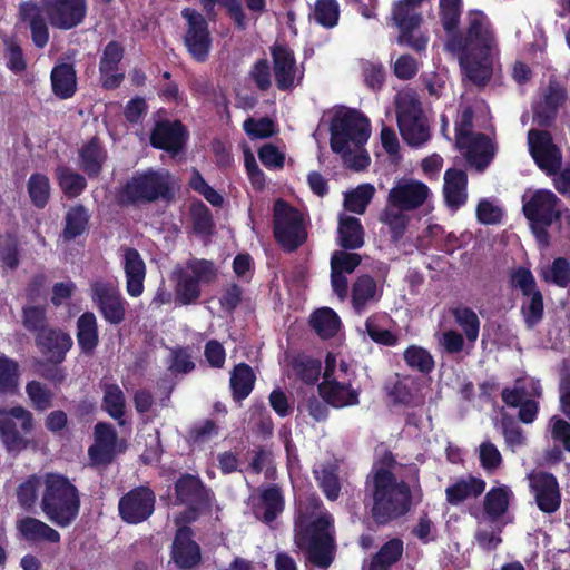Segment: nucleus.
<instances>
[{
    "mask_svg": "<svg viewBox=\"0 0 570 570\" xmlns=\"http://www.w3.org/2000/svg\"><path fill=\"white\" fill-rule=\"evenodd\" d=\"M57 178L61 189L69 197L78 196L86 186L85 178L68 168H59L57 171Z\"/></svg>",
    "mask_w": 570,
    "mask_h": 570,
    "instance_id": "13d9d810",
    "label": "nucleus"
},
{
    "mask_svg": "<svg viewBox=\"0 0 570 570\" xmlns=\"http://www.w3.org/2000/svg\"><path fill=\"white\" fill-rule=\"evenodd\" d=\"M485 490V482L472 475L456 480L445 489L446 501L458 505L469 498H475Z\"/></svg>",
    "mask_w": 570,
    "mask_h": 570,
    "instance_id": "f704fd0d",
    "label": "nucleus"
},
{
    "mask_svg": "<svg viewBox=\"0 0 570 570\" xmlns=\"http://www.w3.org/2000/svg\"><path fill=\"white\" fill-rule=\"evenodd\" d=\"M332 515L312 500L308 505L299 503L296 520L295 541L298 548L307 550L308 559L326 569L333 561Z\"/></svg>",
    "mask_w": 570,
    "mask_h": 570,
    "instance_id": "20e7f679",
    "label": "nucleus"
},
{
    "mask_svg": "<svg viewBox=\"0 0 570 570\" xmlns=\"http://www.w3.org/2000/svg\"><path fill=\"white\" fill-rule=\"evenodd\" d=\"M387 323L386 315H374L366 321V331L370 337L381 344L390 345L392 343V334L384 328Z\"/></svg>",
    "mask_w": 570,
    "mask_h": 570,
    "instance_id": "e2e57ef3",
    "label": "nucleus"
},
{
    "mask_svg": "<svg viewBox=\"0 0 570 570\" xmlns=\"http://www.w3.org/2000/svg\"><path fill=\"white\" fill-rule=\"evenodd\" d=\"M374 194L373 186L363 184L355 189L347 191L344 198V207L346 210L363 214L370 204Z\"/></svg>",
    "mask_w": 570,
    "mask_h": 570,
    "instance_id": "09e8293b",
    "label": "nucleus"
},
{
    "mask_svg": "<svg viewBox=\"0 0 570 570\" xmlns=\"http://www.w3.org/2000/svg\"><path fill=\"white\" fill-rule=\"evenodd\" d=\"M337 234L338 244L344 248L356 249L364 244V230L356 217L341 214Z\"/></svg>",
    "mask_w": 570,
    "mask_h": 570,
    "instance_id": "e433bc0d",
    "label": "nucleus"
},
{
    "mask_svg": "<svg viewBox=\"0 0 570 570\" xmlns=\"http://www.w3.org/2000/svg\"><path fill=\"white\" fill-rule=\"evenodd\" d=\"M525 299L522 303V314L524 322L529 328L535 326L543 316V297L541 292H535L530 296H524Z\"/></svg>",
    "mask_w": 570,
    "mask_h": 570,
    "instance_id": "6e6d98bb",
    "label": "nucleus"
},
{
    "mask_svg": "<svg viewBox=\"0 0 570 570\" xmlns=\"http://www.w3.org/2000/svg\"><path fill=\"white\" fill-rule=\"evenodd\" d=\"M181 16L187 21L184 36L185 46L194 59L203 61L206 59L212 43L207 22L200 13L189 8L184 9Z\"/></svg>",
    "mask_w": 570,
    "mask_h": 570,
    "instance_id": "a211bd4d",
    "label": "nucleus"
},
{
    "mask_svg": "<svg viewBox=\"0 0 570 570\" xmlns=\"http://www.w3.org/2000/svg\"><path fill=\"white\" fill-rule=\"evenodd\" d=\"M512 490L504 484L493 487L484 497V514L481 519L499 522L508 512L510 502L513 500Z\"/></svg>",
    "mask_w": 570,
    "mask_h": 570,
    "instance_id": "2f4dec72",
    "label": "nucleus"
},
{
    "mask_svg": "<svg viewBox=\"0 0 570 570\" xmlns=\"http://www.w3.org/2000/svg\"><path fill=\"white\" fill-rule=\"evenodd\" d=\"M370 489L373 497V518L377 523L384 524L392 515V456L390 454L374 463Z\"/></svg>",
    "mask_w": 570,
    "mask_h": 570,
    "instance_id": "f8f14e48",
    "label": "nucleus"
},
{
    "mask_svg": "<svg viewBox=\"0 0 570 570\" xmlns=\"http://www.w3.org/2000/svg\"><path fill=\"white\" fill-rule=\"evenodd\" d=\"M311 325L318 336L330 338L338 332L341 320L332 308L322 307L311 316Z\"/></svg>",
    "mask_w": 570,
    "mask_h": 570,
    "instance_id": "a19ab883",
    "label": "nucleus"
},
{
    "mask_svg": "<svg viewBox=\"0 0 570 570\" xmlns=\"http://www.w3.org/2000/svg\"><path fill=\"white\" fill-rule=\"evenodd\" d=\"M314 474L326 498L336 500L341 490L336 463H320L315 465Z\"/></svg>",
    "mask_w": 570,
    "mask_h": 570,
    "instance_id": "ea45409f",
    "label": "nucleus"
},
{
    "mask_svg": "<svg viewBox=\"0 0 570 570\" xmlns=\"http://www.w3.org/2000/svg\"><path fill=\"white\" fill-rule=\"evenodd\" d=\"M396 403L421 406L424 403V396L414 383L394 385V404Z\"/></svg>",
    "mask_w": 570,
    "mask_h": 570,
    "instance_id": "680f3d73",
    "label": "nucleus"
},
{
    "mask_svg": "<svg viewBox=\"0 0 570 570\" xmlns=\"http://www.w3.org/2000/svg\"><path fill=\"white\" fill-rule=\"evenodd\" d=\"M468 176L460 169H448L444 174L443 194L446 205L456 210L468 199Z\"/></svg>",
    "mask_w": 570,
    "mask_h": 570,
    "instance_id": "7c9ffc66",
    "label": "nucleus"
},
{
    "mask_svg": "<svg viewBox=\"0 0 570 570\" xmlns=\"http://www.w3.org/2000/svg\"><path fill=\"white\" fill-rule=\"evenodd\" d=\"M122 268L126 277V291L131 297H139L144 293L146 265L140 254L134 248L122 252Z\"/></svg>",
    "mask_w": 570,
    "mask_h": 570,
    "instance_id": "b1692460",
    "label": "nucleus"
},
{
    "mask_svg": "<svg viewBox=\"0 0 570 570\" xmlns=\"http://www.w3.org/2000/svg\"><path fill=\"white\" fill-rule=\"evenodd\" d=\"M90 297L107 323L118 325L125 321L127 302L115 281L102 277L92 279Z\"/></svg>",
    "mask_w": 570,
    "mask_h": 570,
    "instance_id": "ddd939ff",
    "label": "nucleus"
},
{
    "mask_svg": "<svg viewBox=\"0 0 570 570\" xmlns=\"http://www.w3.org/2000/svg\"><path fill=\"white\" fill-rule=\"evenodd\" d=\"M503 217V209L494 199H482L476 206V218L481 224H499Z\"/></svg>",
    "mask_w": 570,
    "mask_h": 570,
    "instance_id": "052dcab7",
    "label": "nucleus"
},
{
    "mask_svg": "<svg viewBox=\"0 0 570 570\" xmlns=\"http://www.w3.org/2000/svg\"><path fill=\"white\" fill-rule=\"evenodd\" d=\"M331 148L341 156L345 166L354 170H363L370 164L364 149L370 138V122L355 110L338 109L330 121Z\"/></svg>",
    "mask_w": 570,
    "mask_h": 570,
    "instance_id": "7ed1b4c3",
    "label": "nucleus"
},
{
    "mask_svg": "<svg viewBox=\"0 0 570 570\" xmlns=\"http://www.w3.org/2000/svg\"><path fill=\"white\" fill-rule=\"evenodd\" d=\"M173 560L181 569H189L200 561V549L191 539L190 530L180 527L173 542Z\"/></svg>",
    "mask_w": 570,
    "mask_h": 570,
    "instance_id": "a878e982",
    "label": "nucleus"
},
{
    "mask_svg": "<svg viewBox=\"0 0 570 570\" xmlns=\"http://www.w3.org/2000/svg\"><path fill=\"white\" fill-rule=\"evenodd\" d=\"M406 364L422 373H429L434 367L432 355L422 347L411 346L404 353Z\"/></svg>",
    "mask_w": 570,
    "mask_h": 570,
    "instance_id": "4d7b16f0",
    "label": "nucleus"
},
{
    "mask_svg": "<svg viewBox=\"0 0 570 570\" xmlns=\"http://www.w3.org/2000/svg\"><path fill=\"white\" fill-rule=\"evenodd\" d=\"M530 155L547 175L552 176L561 166V151L553 142L550 132L530 129L528 132Z\"/></svg>",
    "mask_w": 570,
    "mask_h": 570,
    "instance_id": "dca6fc26",
    "label": "nucleus"
},
{
    "mask_svg": "<svg viewBox=\"0 0 570 570\" xmlns=\"http://www.w3.org/2000/svg\"><path fill=\"white\" fill-rule=\"evenodd\" d=\"M400 482L394 479V518L406 514L413 507L421 503L423 493L419 481V469L415 464L404 466Z\"/></svg>",
    "mask_w": 570,
    "mask_h": 570,
    "instance_id": "f3484780",
    "label": "nucleus"
},
{
    "mask_svg": "<svg viewBox=\"0 0 570 570\" xmlns=\"http://www.w3.org/2000/svg\"><path fill=\"white\" fill-rule=\"evenodd\" d=\"M43 11L52 27L68 30L82 22L87 3L86 0H45L43 8L33 2L23 3L20 8L21 18L30 24L32 40L39 48L45 47L49 39Z\"/></svg>",
    "mask_w": 570,
    "mask_h": 570,
    "instance_id": "39448f33",
    "label": "nucleus"
},
{
    "mask_svg": "<svg viewBox=\"0 0 570 570\" xmlns=\"http://www.w3.org/2000/svg\"><path fill=\"white\" fill-rule=\"evenodd\" d=\"M255 383V374L250 366L240 363L236 365L230 375V387L236 400L246 399Z\"/></svg>",
    "mask_w": 570,
    "mask_h": 570,
    "instance_id": "37998d69",
    "label": "nucleus"
},
{
    "mask_svg": "<svg viewBox=\"0 0 570 570\" xmlns=\"http://www.w3.org/2000/svg\"><path fill=\"white\" fill-rule=\"evenodd\" d=\"M381 286L370 276H361L353 285L352 303L361 313L366 305L376 302L381 296Z\"/></svg>",
    "mask_w": 570,
    "mask_h": 570,
    "instance_id": "4c0bfd02",
    "label": "nucleus"
},
{
    "mask_svg": "<svg viewBox=\"0 0 570 570\" xmlns=\"http://www.w3.org/2000/svg\"><path fill=\"white\" fill-rule=\"evenodd\" d=\"M563 100L564 91L558 86H549L543 97L533 107V121L539 126H548Z\"/></svg>",
    "mask_w": 570,
    "mask_h": 570,
    "instance_id": "72a5a7b5",
    "label": "nucleus"
},
{
    "mask_svg": "<svg viewBox=\"0 0 570 570\" xmlns=\"http://www.w3.org/2000/svg\"><path fill=\"white\" fill-rule=\"evenodd\" d=\"M511 284L514 288L522 292L523 296H530L535 292H540L537 288L535 279L530 269L524 267L517 268L511 275Z\"/></svg>",
    "mask_w": 570,
    "mask_h": 570,
    "instance_id": "0e129e2a",
    "label": "nucleus"
},
{
    "mask_svg": "<svg viewBox=\"0 0 570 570\" xmlns=\"http://www.w3.org/2000/svg\"><path fill=\"white\" fill-rule=\"evenodd\" d=\"M37 344L48 360L60 363L72 346V338L61 331L42 328L37 336Z\"/></svg>",
    "mask_w": 570,
    "mask_h": 570,
    "instance_id": "bb28decb",
    "label": "nucleus"
},
{
    "mask_svg": "<svg viewBox=\"0 0 570 570\" xmlns=\"http://www.w3.org/2000/svg\"><path fill=\"white\" fill-rule=\"evenodd\" d=\"M350 365L337 353H327L318 392L330 405L341 409L358 404L360 392L351 386Z\"/></svg>",
    "mask_w": 570,
    "mask_h": 570,
    "instance_id": "423d86ee",
    "label": "nucleus"
},
{
    "mask_svg": "<svg viewBox=\"0 0 570 570\" xmlns=\"http://www.w3.org/2000/svg\"><path fill=\"white\" fill-rule=\"evenodd\" d=\"M151 145L168 151H178L185 141V130L180 122L163 121L153 130Z\"/></svg>",
    "mask_w": 570,
    "mask_h": 570,
    "instance_id": "c85d7f7f",
    "label": "nucleus"
},
{
    "mask_svg": "<svg viewBox=\"0 0 570 570\" xmlns=\"http://www.w3.org/2000/svg\"><path fill=\"white\" fill-rule=\"evenodd\" d=\"M177 499L186 505L184 515L176 519L177 524L187 523L200 513L210 511L213 497L200 481L191 475L178 480L176 484Z\"/></svg>",
    "mask_w": 570,
    "mask_h": 570,
    "instance_id": "2eb2a0df",
    "label": "nucleus"
},
{
    "mask_svg": "<svg viewBox=\"0 0 570 570\" xmlns=\"http://www.w3.org/2000/svg\"><path fill=\"white\" fill-rule=\"evenodd\" d=\"M117 453V435L107 423L95 426V443L89 448V456L94 464L109 463Z\"/></svg>",
    "mask_w": 570,
    "mask_h": 570,
    "instance_id": "393cba45",
    "label": "nucleus"
},
{
    "mask_svg": "<svg viewBox=\"0 0 570 570\" xmlns=\"http://www.w3.org/2000/svg\"><path fill=\"white\" fill-rule=\"evenodd\" d=\"M522 209L540 246L548 247L547 228L558 220L563 212L562 202L549 189L527 191L522 197Z\"/></svg>",
    "mask_w": 570,
    "mask_h": 570,
    "instance_id": "0eeeda50",
    "label": "nucleus"
},
{
    "mask_svg": "<svg viewBox=\"0 0 570 570\" xmlns=\"http://www.w3.org/2000/svg\"><path fill=\"white\" fill-rule=\"evenodd\" d=\"M542 278L559 287H566L570 282V265L564 258H556L551 265L543 267Z\"/></svg>",
    "mask_w": 570,
    "mask_h": 570,
    "instance_id": "603ef678",
    "label": "nucleus"
},
{
    "mask_svg": "<svg viewBox=\"0 0 570 570\" xmlns=\"http://www.w3.org/2000/svg\"><path fill=\"white\" fill-rule=\"evenodd\" d=\"M202 2L207 13H210L215 4H220L227 9L237 28L245 29L247 27L248 19L239 0H202Z\"/></svg>",
    "mask_w": 570,
    "mask_h": 570,
    "instance_id": "864d4df0",
    "label": "nucleus"
},
{
    "mask_svg": "<svg viewBox=\"0 0 570 570\" xmlns=\"http://www.w3.org/2000/svg\"><path fill=\"white\" fill-rule=\"evenodd\" d=\"M254 514L257 519L269 523L284 509V500L279 490L271 487L262 491L259 494L250 497Z\"/></svg>",
    "mask_w": 570,
    "mask_h": 570,
    "instance_id": "cd10ccee",
    "label": "nucleus"
},
{
    "mask_svg": "<svg viewBox=\"0 0 570 570\" xmlns=\"http://www.w3.org/2000/svg\"><path fill=\"white\" fill-rule=\"evenodd\" d=\"M396 108L397 126L404 141L414 148L424 146L430 139V130L417 94L414 90L401 91Z\"/></svg>",
    "mask_w": 570,
    "mask_h": 570,
    "instance_id": "6e6552de",
    "label": "nucleus"
},
{
    "mask_svg": "<svg viewBox=\"0 0 570 570\" xmlns=\"http://www.w3.org/2000/svg\"><path fill=\"white\" fill-rule=\"evenodd\" d=\"M501 395L508 406L518 407L522 401L541 397L542 387L539 380L523 376L515 381L512 389L505 387Z\"/></svg>",
    "mask_w": 570,
    "mask_h": 570,
    "instance_id": "473e14b6",
    "label": "nucleus"
},
{
    "mask_svg": "<svg viewBox=\"0 0 570 570\" xmlns=\"http://www.w3.org/2000/svg\"><path fill=\"white\" fill-rule=\"evenodd\" d=\"M361 263V256L355 253L336 250L331 258V269L340 273H352Z\"/></svg>",
    "mask_w": 570,
    "mask_h": 570,
    "instance_id": "69168bd1",
    "label": "nucleus"
},
{
    "mask_svg": "<svg viewBox=\"0 0 570 570\" xmlns=\"http://www.w3.org/2000/svg\"><path fill=\"white\" fill-rule=\"evenodd\" d=\"M81 167L89 175H96L101 168L105 155L97 141L92 140L80 151Z\"/></svg>",
    "mask_w": 570,
    "mask_h": 570,
    "instance_id": "5fc2aeb1",
    "label": "nucleus"
},
{
    "mask_svg": "<svg viewBox=\"0 0 570 570\" xmlns=\"http://www.w3.org/2000/svg\"><path fill=\"white\" fill-rule=\"evenodd\" d=\"M459 150L465 156L468 163L482 171L494 155L492 141L484 134H470L456 139Z\"/></svg>",
    "mask_w": 570,
    "mask_h": 570,
    "instance_id": "412c9836",
    "label": "nucleus"
},
{
    "mask_svg": "<svg viewBox=\"0 0 570 570\" xmlns=\"http://www.w3.org/2000/svg\"><path fill=\"white\" fill-rule=\"evenodd\" d=\"M104 400L102 406L106 412L114 419L122 417L126 406L125 395L121 389L114 383L104 382Z\"/></svg>",
    "mask_w": 570,
    "mask_h": 570,
    "instance_id": "a18cd8bd",
    "label": "nucleus"
},
{
    "mask_svg": "<svg viewBox=\"0 0 570 570\" xmlns=\"http://www.w3.org/2000/svg\"><path fill=\"white\" fill-rule=\"evenodd\" d=\"M51 83L53 92L62 98L71 97L77 88L76 72L70 65H60L51 71Z\"/></svg>",
    "mask_w": 570,
    "mask_h": 570,
    "instance_id": "58836bf2",
    "label": "nucleus"
},
{
    "mask_svg": "<svg viewBox=\"0 0 570 570\" xmlns=\"http://www.w3.org/2000/svg\"><path fill=\"white\" fill-rule=\"evenodd\" d=\"M35 426L33 415L22 406L0 409V436L10 452L26 449L30 440L28 435Z\"/></svg>",
    "mask_w": 570,
    "mask_h": 570,
    "instance_id": "1a4fd4ad",
    "label": "nucleus"
},
{
    "mask_svg": "<svg viewBox=\"0 0 570 570\" xmlns=\"http://www.w3.org/2000/svg\"><path fill=\"white\" fill-rule=\"evenodd\" d=\"M27 394L32 405L38 410H46L51 405L52 394L39 382H30L27 387Z\"/></svg>",
    "mask_w": 570,
    "mask_h": 570,
    "instance_id": "338daca9",
    "label": "nucleus"
},
{
    "mask_svg": "<svg viewBox=\"0 0 570 570\" xmlns=\"http://www.w3.org/2000/svg\"><path fill=\"white\" fill-rule=\"evenodd\" d=\"M155 495L151 490L140 487L131 490L119 501V513L127 523H140L154 512Z\"/></svg>",
    "mask_w": 570,
    "mask_h": 570,
    "instance_id": "6ab92c4d",
    "label": "nucleus"
},
{
    "mask_svg": "<svg viewBox=\"0 0 570 570\" xmlns=\"http://www.w3.org/2000/svg\"><path fill=\"white\" fill-rule=\"evenodd\" d=\"M273 223L274 236L284 249L294 250L305 242L307 232L303 215L282 199L274 205Z\"/></svg>",
    "mask_w": 570,
    "mask_h": 570,
    "instance_id": "9d476101",
    "label": "nucleus"
},
{
    "mask_svg": "<svg viewBox=\"0 0 570 570\" xmlns=\"http://www.w3.org/2000/svg\"><path fill=\"white\" fill-rule=\"evenodd\" d=\"M456 324L463 330L468 342L473 346L479 337L480 320L476 313L466 306H456L451 309Z\"/></svg>",
    "mask_w": 570,
    "mask_h": 570,
    "instance_id": "c03bdc74",
    "label": "nucleus"
},
{
    "mask_svg": "<svg viewBox=\"0 0 570 570\" xmlns=\"http://www.w3.org/2000/svg\"><path fill=\"white\" fill-rule=\"evenodd\" d=\"M340 7L336 0H316L313 18L324 28H333L337 24Z\"/></svg>",
    "mask_w": 570,
    "mask_h": 570,
    "instance_id": "8fccbe9b",
    "label": "nucleus"
},
{
    "mask_svg": "<svg viewBox=\"0 0 570 570\" xmlns=\"http://www.w3.org/2000/svg\"><path fill=\"white\" fill-rule=\"evenodd\" d=\"M78 344L83 352H91L98 344L97 318L94 313L82 314L77 322Z\"/></svg>",
    "mask_w": 570,
    "mask_h": 570,
    "instance_id": "79ce46f5",
    "label": "nucleus"
},
{
    "mask_svg": "<svg viewBox=\"0 0 570 570\" xmlns=\"http://www.w3.org/2000/svg\"><path fill=\"white\" fill-rule=\"evenodd\" d=\"M479 460L481 463V466L488 472L493 473L495 472L502 464V455L492 442L490 441H483L479 445Z\"/></svg>",
    "mask_w": 570,
    "mask_h": 570,
    "instance_id": "bf43d9fd",
    "label": "nucleus"
},
{
    "mask_svg": "<svg viewBox=\"0 0 570 570\" xmlns=\"http://www.w3.org/2000/svg\"><path fill=\"white\" fill-rule=\"evenodd\" d=\"M548 430L553 441L562 444L564 450L570 452V424L559 416H552Z\"/></svg>",
    "mask_w": 570,
    "mask_h": 570,
    "instance_id": "774afa93",
    "label": "nucleus"
},
{
    "mask_svg": "<svg viewBox=\"0 0 570 570\" xmlns=\"http://www.w3.org/2000/svg\"><path fill=\"white\" fill-rule=\"evenodd\" d=\"M88 224V214L81 206L72 207L66 215V227L63 230L65 239H73L81 235Z\"/></svg>",
    "mask_w": 570,
    "mask_h": 570,
    "instance_id": "3c124183",
    "label": "nucleus"
},
{
    "mask_svg": "<svg viewBox=\"0 0 570 570\" xmlns=\"http://www.w3.org/2000/svg\"><path fill=\"white\" fill-rule=\"evenodd\" d=\"M462 0H440L442 26L448 33L444 48L453 55L462 73L473 83L485 85L499 57L497 35L489 18L480 10L466 13L463 31L456 32Z\"/></svg>",
    "mask_w": 570,
    "mask_h": 570,
    "instance_id": "f257e3e1",
    "label": "nucleus"
},
{
    "mask_svg": "<svg viewBox=\"0 0 570 570\" xmlns=\"http://www.w3.org/2000/svg\"><path fill=\"white\" fill-rule=\"evenodd\" d=\"M432 193L422 181L404 178L394 186V208L414 210L429 203Z\"/></svg>",
    "mask_w": 570,
    "mask_h": 570,
    "instance_id": "4be33fe9",
    "label": "nucleus"
},
{
    "mask_svg": "<svg viewBox=\"0 0 570 570\" xmlns=\"http://www.w3.org/2000/svg\"><path fill=\"white\" fill-rule=\"evenodd\" d=\"M28 194L32 204L38 208H43L50 197V181L43 174H32L27 184Z\"/></svg>",
    "mask_w": 570,
    "mask_h": 570,
    "instance_id": "de8ad7c7",
    "label": "nucleus"
},
{
    "mask_svg": "<svg viewBox=\"0 0 570 570\" xmlns=\"http://www.w3.org/2000/svg\"><path fill=\"white\" fill-rule=\"evenodd\" d=\"M171 177L166 170H147L136 174L124 187L122 202H154L168 196Z\"/></svg>",
    "mask_w": 570,
    "mask_h": 570,
    "instance_id": "9b49d317",
    "label": "nucleus"
},
{
    "mask_svg": "<svg viewBox=\"0 0 570 570\" xmlns=\"http://www.w3.org/2000/svg\"><path fill=\"white\" fill-rule=\"evenodd\" d=\"M274 77L278 89L291 90L303 79V70L297 66L294 53L285 46L277 45L272 50Z\"/></svg>",
    "mask_w": 570,
    "mask_h": 570,
    "instance_id": "aec40b11",
    "label": "nucleus"
},
{
    "mask_svg": "<svg viewBox=\"0 0 570 570\" xmlns=\"http://www.w3.org/2000/svg\"><path fill=\"white\" fill-rule=\"evenodd\" d=\"M17 528L21 535L28 541H47L56 543L60 540V534L57 530L33 517H26L19 520Z\"/></svg>",
    "mask_w": 570,
    "mask_h": 570,
    "instance_id": "c9c22d12",
    "label": "nucleus"
},
{
    "mask_svg": "<svg viewBox=\"0 0 570 570\" xmlns=\"http://www.w3.org/2000/svg\"><path fill=\"white\" fill-rule=\"evenodd\" d=\"M17 499L27 510L38 503L47 520L60 528L72 524L80 511L77 487L66 475L56 472L28 476L17 488Z\"/></svg>",
    "mask_w": 570,
    "mask_h": 570,
    "instance_id": "f03ea898",
    "label": "nucleus"
},
{
    "mask_svg": "<svg viewBox=\"0 0 570 570\" xmlns=\"http://www.w3.org/2000/svg\"><path fill=\"white\" fill-rule=\"evenodd\" d=\"M502 524L485 519H480L475 533L478 544L484 550H494L501 543Z\"/></svg>",
    "mask_w": 570,
    "mask_h": 570,
    "instance_id": "49530a36",
    "label": "nucleus"
},
{
    "mask_svg": "<svg viewBox=\"0 0 570 570\" xmlns=\"http://www.w3.org/2000/svg\"><path fill=\"white\" fill-rule=\"evenodd\" d=\"M529 481L539 509L546 513L557 511L561 502L557 479L546 472H533Z\"/></svg>",
    "mask_w": 570,
    "mask_h": 570,
    "instance_id": "5701e85b",
    "label": "nucleus"
},
{
    "mask_svg": "<svg viewBox=\"0 0 570 570\" xmlns=\"http://www.w3.org/2000/svg\"><path fill=\"white\" fill-rule=\"evenodd\" d=\"M217 272L208 261H191L178 275L176 285V301L181 305H188L200 296V284L212 283Z\"/></svg>",
    "mask_w": 570,
    "mask_h": 570,
    "instance_id": "4468645a",
    "label": "nucleus"
},
{
    "mask_svg": "<svg viewBox=\"0 0 570 570\" xmlns=\"http://www.w3.org/2000/svg\"><path fill=\"white\" fill-rule=\"evenodd\" d=\"M122 48L117 42L106 46L101 61L100 73L102 86L107 89L116 88L124 79V73L118 71V63L122 58Z\"/></svg>",
    "mask_w": 570,
    "mask_h": 570,
    "instance_id": "c756f323",
    "label": "nucleus"
}]
</instances>
